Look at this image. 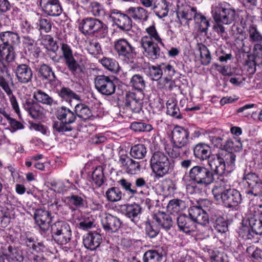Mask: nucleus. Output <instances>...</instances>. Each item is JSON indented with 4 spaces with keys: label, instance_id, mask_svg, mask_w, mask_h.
Masks as SVG:
<instances>
[{
    "label": "nucleus",
    "instance_id": "obj_1",
    "mask_svg": "<svg viewBox=\"0 0 262 262\" xmlns=\"http://www.w3.org/2000/svg\"><path fill=\"white\" fill-rule=\"evenodd\" d=\"M212 191L215 200H221L228 208L237 207L242 202L240 192L229 187L224 185L215 186Z\"/></svg>",
    "mask_w": 262,
    "mask_h": 262
},
{
    "label": "nucleus",
    "instance_id": "obj_2",
    "mask_svg": "<svg viewBox=\"0 0 262 262\" xmlns=\"http://www.w3.org/2000/svg\"><path fill=\"white\" fill-rule=\"evenodd\" d=\"M174 166V163L162 152H155L151 157L150 167L157 178H162L171 173Z\"/></svg>",
    "mask_w": 262,
    "mask_h": 262
},
{
    "label": "nucleus",
    "instance_id": "obj_3",
    "mask_svg": "<svg viewBox=\"0 0 262 262\" xmlns=\"http://www.w3.org/2000/svg\"><path fill=\"white\" fill-rule=\"evenodd\" d=\"M211 13L216 23H223L226 25L232 24L235 18V10L225 2H221L213 5Z\"/></svg>",
    "mask_w": 262,
    "mask_h": 262
},
{
    "label": "nucleus",
    "instance_id": "obj_4",
    "mask_svg": "<svg viewBox=\"0 0 262 262\" xmlns=\"http://www.w3.org/2000/svg\"><path fill=\"white\" fill-rule=\"evenodd\" d=\"M79 29L85 35L99 34L101 37H104L108 33L107 25L101 20L93 17L82 19L79 24Z\"/></svg>",
    "mask_w": 262,
    "mask_h": 262
},
{
    "label": "nucleus",
    "instance_id": "obj_5",
    "mask_svg": "<svg viewBox=\"0 0 262 262\" xmlns=\"http://www.w3.org/2000/svg\"><path fill=\"white\" fill-rule=\"evenodd\" d=\"M52 237L60 245L70 242L72 238V231L69 224L63 221H58L51 226Z\"/></svg>",
    "mask_w": 262,
    "mask_h": 262
},
{
    "label": "nucleus",
    "instance_id": "obj_6",
    "mask_svg": "<svg viewBox=\"0 0 262 262\" xmlns=\"http://www.w3.org/2000/svg\"><path fill=\"white\" fill-rule=\"evenodd\" d=\"M189 176L190 180L196 184L205 186L213 183L215 181L214 172L204 166H193L189 171Z\"/></svg>",
    "mask_w": 262,
    "mask_h": 262
},
{
    "label": "nucleus",
    "instance_id": "obj_7",
    "mask_svg": "<svg viewBox=\"0 0 262 262\" xmlns=\"http://www.w3.org/2000/svg\"><path fill=\"white\" fill-rule=\"evenodd\" d=\"M9 80H12L11 76L7 67L2 64V67L0 66V86L9 96L11 105L15 112L19 114V106L15 97L13 95Z\"/></svg>",
    "mask_w": 262,
    "mask_h": 262
},
{
    "label": "nucleus",
    "instance_id": "obj_8",
    "mask_svg": "<svg viewBox=\"0 0 262 262\" xmlns=\"http://www.w3.org/2000/svg\"><path fill=\"white\" fill-rule=\"evenodd\" d=\"M61 50L64 63L69 70L72 73H75L77 70H81L82 56L73 55L70 46L67 43L61 44Z\"/></svg>",
    "mask_w": 262,
    "mask_h": 262
},
{
    "label": "nucleus",
    "instance_id": "obj_9",
    "mask_svg": "<svg viewBox=\"0 0 262 262\" xmlns=\"http://www.w3.org/2000/svg\"><path fill=\"white\" fill-rule=\"evenodd\" d=\"M245 187L248 189L247 194L254 196L262 195V180L254 172L245 173L243 178Z\"/></svg>",
    "mask_w": 262,
    "mask_h": 262
},
{
    "label": "nucleus",
    "instance_id": "obj_10",
    "mask_svg": "<svg viewBox=\"0 0 262 262\" xmlns=\"http://www.w3.org/2000/svg\"><path fill=\"white\" fill-rule=\"evenodd\" d=\"M94 83L96 90L102 95L110 96L116 91V86L114 82L113 76L98 75L94 79Z\"/></svg>",
    "mask_w": 262,
    "mask_h": 262
},
{
    "label": "nucleus",
    "instance_id": "obj_11",
    "mask_svg": "<svg viewBox=\"0 0 262 262\" xmlns=\"http://www.w3.org/2000/svg\"><path fill=\"white\" fill-rule=\"evenodd\" d=\"M176 3L177 15L180 21L183 19L187 21L198 20L200 13H197L195 7L187 5L184 0H176Z\"/></svg>",
    "mask_w": 262,
    "mask_h": 262
},
{
    "label": "nucleus",
    "instance_id": "obj_12",
    "mask_svg": "<svg viewBox=\"0 0 262 262\" xmlns=\"http://www.w3.org/2000/svg\"><path fill=\"white\" fill-rule=\"evenodd\" d=\"M114 48L118 55L128 61L133 62L136 53L135 48L126 39L120 38L114 43Z\"/></svg>",
    "mask_w": 262,
    "mask_h": 262
},
{
    "label": "nucleus",
    "instance_id": "obj_13",
    "mask_svg": "<svg viewBox=\"0 0 262 262\" xmlns=\"http://www.w3.org/2000/svg\"><path fill=\"white\" fill-rule=\"evenodd\" d=\"M144 97L143 92H128L125 95V105L133 113H139L142 110Z\"/></svg>",
    "mask_w": 262,
    "mask_h": 262
},
{
    "label": "nucleus",
    "instance_id": "obj_14",
    "mask_svg": "<svg viewBox=\"0 0 262 262\" xmlns=\"http://www.w3.org/2000/svg\"><path fill=\"white\" fill-rule=\"evenodd\" d=\"M141 44L144 50L143 53L146 57L155 60L160 56V49L148 36H145L141 38Z\"/></svg>",
    "mask_w": 262,
    "mask_h": 262
},
{
    "label": "nucleus",
    "instance_id": "obj_15",
    "mask_svg": "<svg viewBox=\"0 0 262 262\" xmlns=\"http://www.w3.org/2000/svg\"><path fill=\"white\" fill-rule=\"evenodd\" d=\"M110 17L113 23L122 31H127L132 28V21L130 17L120 11H113Z\"/></svg>",
    "mask_w": 262,
    "mask_h": 262
},
{
    "label": "nucleus",
    "instance_id": "obj_16",
    "mask_svg": "<svg viewBox=\"0 0 262 262\" xmlns=\"http://www.w3.org/2000/svg\"><path fill=\"white\" fill-rule=\"evenodd\" d=\"M16 79L22 84L31 82L33 72L29 66L25 63L18 64L14 69Z\"/></svg>",
    "mask_w": 262,
    "mask_h": 262
},
{
    "label": "nucleus",
    "instance_id": "obj_17",
    "mask_svg": "<svg viewBox=\"0 0 262 262\" xmlns=\"http://www.w3.org/2000/svg\"><path fill=\"white\" fill-rule=\"evenodd\" d=\"M34 219L42 231H46L49 229L52 217L51 212L48 210L41 208L36 209L34 213Z\"/></svg>",
    "mask_w": 262,
    "mask_h": 262
},
{
    "label": "nucleus",
    "instance_id": "obj_18",
    "mask_svg": "<svg viewBox=\"0 0 262 262\" xmlns=\"http://www.w3.org/2000/svg\"><path fill=\"white\" fill-rule=\"evenodd\" d=\"M40 5L42 11L51 16H59L62 12L59 0H40Z\"/></svg>",
    "mask_w": 262,
    "mask_h": 262
},
{
    "label": "nucleus",
    "instance_id": "obj_19",
    "mask_svg": "<svg viewBox=\"0 0 262 262\" xmlns=\"http://www.w3.org/2000/svg\"><path fill=\"white\" fill-rule=\"evenodd\" d=\"M189 132L181 126H176L172 131V143L186 147L189 143Z\"/></svg>",
    "mask_w": 262,
    "mask_h": 262
},
{
    "label": "nucleus",
    "instance_id": "obj_20",
    "mask_svg": "<svg viewBox=\"0 0 262 262\" xmlns=\"http://www.w3.org/2000/svg\"><path fill=\"white\" fill-rule=\"evenodd\" d=\"M189 216L192 221L202 225H206L209 223V217L206 211L202 208L193 206L188 210Z\"/></svg>",
    "mask_w": 262,
    "mask_h": 262
},
{
    "label": "nucleus",
    "instance_id": "obj_21",
    "mask_svg": "<svg viewBox=\"0 0 262 262\" xmlns=\"http://www.w3.org/2000/svg\"><path fill=\"white\" fill-rule=\"evenodd\" d=\"M119 162L123 169L128 174H135L140 170L139 163L132 159L126 155L120 156Z\"/></svg>",
    "mask_w": 262,
    "mask_h": 262
},
{
    "label": "nucleus",
    "instance_id": "obj_22",
    "mask_svg": "<svg viewBox=\"0 0 262 262\" xmlns=\"http://www.w3.org/2000/svg\"><path fill=\"white\" fill-rule=\"evenodd\" d=\"M102 241L101 235L98 233L89 232L84 236L83 243L87 249L93 251L99 247Z\"/></svg>",
    "mask_w": 262,
    "mask_h": 262
},
{
    "label": "nucleus",
    "instance_id": "obj_23",
    "mask_svg": "<svg viewBox=\"0 0 262 262\" xmlns=\"http://www.w3.org/2000/svg\"><path fill=\"white\" fill-rule=\"evenodd\" d=\"M208 163L214 174L222 175L225 171V166L220 153L212 155L208 159Z\"/></svg>",
    "mask_w": 262,
    "mask_h": 262
},
{
    "label": "nucleus",
    "instance_id": "obj_24",
    "mask_svg": "<svg viewBox=\"0 0 262 262\" xmlns=\"http://www.w3.org/2000/svg\"><path fill=\"white\" fill-rule=\"evenodd\" d=\"M177 225L180 231L190 234L195 230L196 226L190 217L186 214H182L177 217Z\"/></svg>",
    "mask_w": 262,
    "mask_h": 262
},
{
    "label": "nucleus",
    "instance_id": "obj_25",
    "mask_svg": "<svg viewBox=\"0 0 262 262\" xmlns=\"http://www.w3.org/2000/svg\"><path fill=\"white\" fill-rule=\"evenodd\" d=\"M25 110L33 119H38L44 115V109L38 102L27 100L24 104Z\"/></svg>",
    "mask_w": 262,
    "mask_h": 262
},
{
    "label": "nucleus",
    "instance_id": "obj_26",
    "mask_svg": "<svg viewBox=\"0 0 262 262\" xmlns=\"http://www.w3.org/2000/svg\"><path fill=\"white\" fill-rule=\"evenodd\" d=\"M103 229L110 232H115L118 230L121 225L120 219L111 214H107L102 220Z\"/></svg>",
    "mask_w": 262,
    "mask_h": 262
},
{
    "label": "nucleus",
    "instance_id": "obj_27",
    "mask_svg": "<svg viewBox=\"0 0 262 262\" xmlns=\"http://www.w3.org/2000/svg\"><path fill=\"white\" fill-rule=\"evenodd\" d=\"M0 39L2 42L0 46L15 47L19 43V37L18 34L10 31L1 32Z\"/></svg>",
    "mask_w": 262,
    "mask_h": 262
},
{
    "label": "nucleus",
    "instance_id": "obj_28",
    "mask_svg": "<svg viewBox=\"0 0 262 262\" xmlns=\"http://www.w3.org/2000/svg\"><path fill=\"white\" fill-rule=\"evenodd\" d=\"M57 118L59 120L64 122L66 124H70L74 123L76 119L75 112L72 111L66 106H61L57 111Z\"/></svg>",
    "mask_w": 262,
    "mask_h": 262
},
{
    "label": "nucleus",
    "instance_id": "obj_29",
    "mask_svg": "<svg viewBox=\"0 0 262 262\" xmlns=\"http://www.w3.org/2000/svg\"><path fill=\"white\" fill-rule=\"evenodd\" d=\"M151 9L159 18L164 17L169 11L168 3L166 0H152Z\"/></svg>",
    "mask_w": 262,
    "mask_h": 262
},
{
    "label": "nucleus",
    "instance_id": "obj_30",
    "mask_svg": "<svg viewBox=\"0 0 262 262\" xmlns=\"http://www.w3.org/2000/svg\"><path fill=\"white\" fill-rule=\"evenodd\" d=\"M154 219L158 225L163 229L167 231L172 226L171 217L164 212H159L154 216Z\"/></svg>",
    "mask_w": 262,
    "mask_h": 262
},
{
    "label": "nucleus",
    "instance_id": "obj_31",
    "mask_svg": "<svg viewBox=\"0 0 262 262\" xmlns=\"http://www.w3.org/2000/svg\"><path fill=\"white\" fill-rule=\"evenodd\" d=\"M127 13L135 20L146 21L148 18L147 11L141 7H130L127 9Z\"/></svg>",
    "mask_w": 262,
    "mask_h": 262
},
{
    "label": "nucleus",
    "instance_id": "obj_32",
    "mask_svg": "<svg viewBox=\"0 0 262 262\" xmlns=\"http://www.w3.org/2000/svg\"><path fill=\"white\" fill-rule=\"evenodd\" d=\"M194 156L201 160L208 159L210 157V150L208 146L205 144H198L193 149Z\"/></svg>",
    "mask_w": 262,
    "mask_h": 262
},
{
    "label": "nucleus",
    "instance_id": "obj_33",
    "mask_svg": "<svg viewBox=\"0 0 262 262\" xmlns=\"http://www.w3.org/2000/svg\"><path fill=\"white\" fill-rule=\"evenodd\" d=\"M14 47L0 46V60L8 63L12 62L15 58Z\"/></svg>",
    "mask_w": 262,
    "mask_h": 262
},
{
    "label": "nucleus",
    "instance_id": "obj_34",
    "mask_svg": "<svg viewBox=\"0 0 262 262\" xmlns=\"http://www.w3.org/2000/svg\"><path fill=\"white\" fill-rule=\"evenodd\" d=\"M38 76L42 80L54 81L56 76L50 67L46 64H42L37 70Z\"/></svg>",
    "mask_w": 262,
    "mask_h": 262
},
{
    "label": "nucleus",
    "instance_id": "obj_35",
    "mask_svg": "<svg viewBox=\"0 0 262 262\" xmlns=\"http://www.w3.org/2000/svg\"><path fill=\"white\" fill-rule=\"evenodd\" d=\"M6 245H5V246ZM2 247L3 250V253H4V256H6L7 259H11L14 261H17L21 262L23 260V257L22 255L20 253L18 250L15 248V247L12 246L11 245H9L7 246V250H4V248Z\"/></svg>",
    "mask_w": 262,
    "mask_h": 262
},
{
    "label": "nucleus",
    "instance_id": "obj_36",
    "mask_svg": "<svg viewBox=\"0 0 262 262\" xmlns=\"http://www.w3.org/2000/svg\"><path fill=\"white\" fill-rule=\"evenodd\" d=\"M123 210L127 217L131 219L132 221L135 222L134 218L140 213L141 207L135 203L126 204L123 206Z\"/></svg>",
    "mask_w": 262,
    "mask_h": 262
},
{
    "label": "nucleus",
    "instance_id": "obj_37",
    "mask_svg": "<svg viewBox=\"0 0 262 262\" xmlns=\"http://www.w3.org/2000/svg\"><path fill=\"white\" fill-rule=\"evenodd\" d=\"M129 84L133 88L137 90V92H143L146 86L143 77L140 74L134 75L130 78Z\"/></svg>",
    "mask_w": 262,
    "mask_h": 262
},
{
    "label": "nucleus",
    "instance_id": "obj_38",
    "mask_svg": "<svg viewBox=\"0 0 262 262\" xmlns=\"http://www.w3.org/2000/svg\"><path fill=\"white\" fill-rule=\"evenodd\" d=\"M59 95L62 100L68 102L70 105H72L73 99L80 100L79 96L69 88H62L60 90Z\"/></svg>",
    "mask_w": 262,
    "mask_h": 262
},
{
    "label": "nucleus",
    "instance_id": "obj_39",
    "mask_svg": "<svg viewBox=\"0 0 262 262\" xmlns=\"http://www.w3.org/2000/svg\"><path fill=\"white\" fill-rule=\"evenodd\" d=\"M76 117H78L84 120L89 118L92 116V112L90 108L83 103L77 104L74 110Z\"/></svg>",
    "mask_w": 262,
    "mask_h": 262
},
{
    "label": "nucleus",
    "instance_id": "obj_40",
    "mask_svg": "<svg viewBox=\"0 0 262 262\" xmlns=\"http://www.w3.org/2000/svg\"><path fill=\"white\" fill-rule=\"evenodd\" d=\"M33 98L37 101V102H40L50 106H51L54 102L51 97L41 90H37L34 92Z\"/></svg>",
    "mask_w": 262,
    "mask_h": 262
},
{
    "label": "nucleus",
    "instance_id": "obj_41",
    "mask_svg": "<svg viewBox=\"0 0 262 262\" xmlns=\"http://www.w3.org/2000/svg\"><path fill=\"white\" fill-rule=\"evenodd\" d=\"M249 225L256 235H262V213L251 219Z\"/></svg>",
    "mask_w": 262,
    "mask_h": 262
},
{
    "label": "nucleus",
    "instance_id": "obj_42",
    "mask_svg": "<svg viewBox=\"0 0 262 262\" xmlns=\"http://www.w3.org/2000/svg\"><path fill=\"white\" fill-rule=\"evenodd\" d=\"M247 32L250 41L256 42V43L262 42V34L258 30L256 25H250L247 30Z\"/></svg>",
    "mask_w": 262,
    "mask_h": 262
},
{
    "label": "nucleus",
    "instance_id": "obj_43",
    "mask_svg": "<svg viewBox=\"0 0 262 262\" xmlns=\"http://www.w3.org/2000/svg\"><path fill=\"white\" fill-rule=\"evenodd\" d=\"M185 207V202L180 200H172L169 201L167 206V210L171 213H177L183 210Z\"/></svg>",
    "mask_w": 262,
    "mask_h": 262
},
{
    "label": "nucleus",
    "instance_id": "obj_44",
    "mask_svg": "<svg viewBox=\"0 0 262 262\" xmlns=\"http://www.w3.org/2000/svg\"><path fill=\"white\" fill-rule=\"evenodd\" d=\"M105 196L108 201L116 202L121 199L122 193L118 188L113 187L107 190Z\"/></svg>",
    "mask_w": 262,
    "mask_h": 262
},
{
    "label": "nucleus",
    "instance_id": "obj_45",
    "mask_svg": "<svg viewBox=\"0 0 262 262\" xmlns=\"http://www.w3.org/2000/svg\"><path fill=\"white\" fill-rule=\"evenodd\" d=\"M167 114L177 119H181L182 116L177 104L173 100H168L166 103Z\"/></svg>",
    "mask_w": 262,
    "mask_h": 262
},
{
    "label": "nucleus",
    "instance_id": "obj_46",
    "mask_svg": "<svg viewBox=\"0 0 262 262\" xmlns=\"http://www.w3.org/2000/svg\"><path fill=\"white\" fill-rule=\"evenodd\" d=\"M213 227L219 233H225L228 230V225L226 220L222 216H215L212 219Z\"/></svg>",
    "mask_w": 262,
    "mask_h": 262
},
{
    "label": "nucleus",
    "instance_id": "obj_47",
    "mask_svg": "<svg viewBox=\"0 0 262 262\" xmlns=\"http://www.w3.org/2000/svg\"><path fill=\"white\" fill-rule=\"evenodd\" d=\"M162 255L155 250H149L145 252L143 255L144 262H160Z\"/></svg>",
    "mask_w": 262,
    "mask_h": 262
},
{
    "label": "nucleus",
    "instance_id": "obj_48",
    "mask_svg": "<svg viewBox=\"0 0 262 262\" xmlns=\"http://www.w3.org/2000/svg\"><path fill=\"white\" fill-rule=\"evenodd\" d=\"M100 63L105 69L112 72L116 73L119 71L118 63L114 59L103 57L101 59Z\"/></svg>",
    "mask_w": 262,
    "mask_h": 262
},
{
    "label": "nucleus",
    "instance_id": "obj_49",
    "mask_svg": "<svg viewBox=\"0 0 262 262\" xmlns=\"http://www.w3.org/2000/svg\"><path fill=\"white\" fill-rule=\"evenodd\" d=\"M146 154V149L143 144H137L133 146L130 151L131 156L135 159L143 158Z\"/></svg>",
    "mask_w": 262,
    "mask_h": 262
},
{
    "label": "nucleus",
    "instance_id": "obj_50",
    "mask_svg": "<svg viewBox=\"0 0 262 262\" xmlns=\"http://www.w3.org/2000/svg\"><path fill=\"white\" fill-rule=\"evenodd\" d=\"M92 180L94 183L98 187H100L104 183L103 169L101 166L96 168L92 174Z\"/></svg>",
    "mask_w": 262,
    "mask_h": 262
},
{
    "label": "nucleus",
    "instance_id": "obj_51",
    "mask_svg": "<svg viewBox=\"0 0 262 262\" xmlns=\"http://www.w3.org/2000/svg\"><path fill=\"white\" fill-rule=\"evenodd\" d=\"M201 61L203 65H208L211 60L210 53L206 46L202 45L200 47Z\"/></svg>",
    "mask_w": 262,
    "mask_h": 262
},
{
    "label": "nucleus",
    "instance_id": "obj_52",
    "mask_svg": "<svg viewBox=\"0 0 262 262\" xmlns=\"http://www.w3.org/2000/svg\"><path fill=\"white\" fill-rule=\"evenodd\" d=\"M131 129L136 132H149L152 129L150 124L141 122H134L130 126Z\"/></svg>",
    "mask_w": 262,
    "mask_h": 262
},
{
    "label": "nucleus",
    "instance_id": "obj_53",
    "mask_svg": "<svg viewBox=\"0 0 262 262\" xmlns=\"http://www.w3.org/2000/svg\"><path fill=\"white\" fill-rule=\"evenodd\" d=\"M87 50L89 53L94 55L99 54L101 52V48L99 42L95 39L88 42Z\"/></svg>",
    "mask_w": 262,
    "mask_h": 262
},
{
    "label": "nucleus",
    "instance_id": "obj_54",
    "mask_svg": "<svg viewBox=\"0 0 262 262\" xmlns=\"http://www.w3.org/2000/svg\"><path fill=\"white\" fill-rule=\"evenodd\" d=\"M220 153L225 166L226 165H232L234 164L236 156L232 151L222 150Z\"/></svg>",
    "mask_w": 262,
    "mask_h": 262
},
{
    "label": "nucleus",
    "instance_id": "obj_55",
    "mask_svg": "<svg viewBox=\"0 0 262 262\" xmlns=\"http://www.w3.org/2000/svg\"><path fill=\"white\" fill-rule=\"evenodd\" d=\"M149 75L153 80H159L163 75L161 64L158 66L149 67Z\"/></svg>",
    "mask_w": 262,
    "mask_h": 262
},
{
    "label": "nucleus",
    "instance_id": "obj_56",
    "mask_svg": "<svg viewBox=\"0 0 262 262\" xmlns=\"http://www.w3.org/2000/svg\"><path fill=\"white\" fill-rule=\"evenodd\" d=\"M254 62L258 65L262 64V45L256 43L253 48Z\"/></svg>",
    "mask_w": 262,
    "mask_h": 262
},
{
    "label": "nucleus",
    "instance_id": "obj_57",
    "mask_svg": "<svg viewBox=\"0 0 262 262\" xmlns=\"http://www.w3.org/2000/svg\"><path fill=\"white\" fill-rule=\"evenodd\" d=\"M255 235H256L255 233L250 226L243 227L239 231V237L245 241L252 239Z\"/></svg>",
    "mask_w": 262,
    "mask_h": 262
},
{
    "label": "nucleus",
    "instance_id": "obj_58",
    "mask_svg": "<svg viewBox=\"0 0 262 262\" xmlns=\"http://www.w3.org/2000/svg\"><path fill=\"white\" fill-rule=\"evenodd\" d=\"M146 31L149 35V36L148 37L151 38V40L152 41V39H154L158 43H159L160 45L164 46V43L157 32L155 25H152L147 28L146 29Z\"/></svg>",
    "mask_w": 262,
    "mask_h": 262
},
{
    "label": "nucleus",
    "instance_id": "obj_59",
    "mask_svg": "<svg viewBox=\"0 0 262 262\" xmlns=\"http://www.w3.org/2000/svg\"><path fill=\"white\" fill-rule=\"evenodd\" d=\"M38 25L39 27V30L41 34L42 32L48 33L51 30L52 23L49 19L40 18L39 20Z\"/></svg>",
    "mask_w": 262,
    "mask_h": 262
},
{
    "label": "nucleus",
    "instance_id": "obj_60",
    "mask_svg": "<svg viewBox=\"0 0 262 262\" xmlns=\"http://www.w3.org/2000/svg\"><path fill=\"white\" fill-rule=\"evenodd\" d=\"M159 229L154 225L152 224L149 221L145 223V232L146 234L150 238H154L159 233Z\"/></svg>",
    "mask_w": 262,
    "mask_h": 262
},
{
    "label": "nucleus",
    "instance_id": "obj_61",
    "mask_svg": "<svg viewBox=\"0 0 262 262\" xmlns=\"http://www.w3.org/2000/svg\"><path fill=\"white\" fill-rule=\"evenodd\" d=\"M91 11L95 16H103L104 14V10L101 5L97 2L91 3Z\"/></svg>",
    "mask_w": 262,
    "mask_h": 262
},
{
    "label": "nucleus",
    "instance_id": "obj_62",
    "mask_svg": "<svg viewBox=\"0 0 262 262\" xmlns=\"http://www.w3.org/2000/svg\"><path fill=\"white\" fill-rule=\"evenodd\" d=\"M226 147L232 152L233 151H239L242 148V144L239 140L234 139L227 141Z\"/></svg>",
    "mask_w": 262,
    "mask_h": 262
},
{
    "label": "nucleus",
    "instance_id": "obj_63",
    "mask_svg": "<svg viewBox=\"0 0 262 262\" xmlns=\"http://www.w3.org/2000/svg\"><path fill=\"white\" fill-rule=\"evenodd\" d=\"M162 188L163 190L167 191L169 193H173L176 189L174 182L171 179L168 178L163 180Z\"/></svg>",
    "mask_w": 262,
    "mask_h": 262
},
{
    "label": "nucleus",
    "instance_id": "obj_64",
    "mask_svg": "<svg viewBox=\"0 0 262 262\" xmlns=\"http://www.w3.org/2000/svg\"><path fill=\"white\" fill-rule=\"evenodd\" d=\"M70 203L76 206V207H82L84 206V200L83 199L77 195H71L68 197Z\"/></svg>",
    "mask_w": 262,
    "mask_h": 262
}]
</instances>
